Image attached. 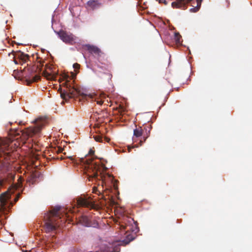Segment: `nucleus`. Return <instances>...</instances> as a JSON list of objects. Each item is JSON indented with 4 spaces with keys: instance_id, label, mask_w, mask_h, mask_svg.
Instances as JSON below:
<instances>
[{
    "instance_id": "1",
    "label": "nucleus",
    "mask_w": 252,
    "mask_h": 252,
    "mask_svg": "<svg viewBox=\"0 0 252 252\" xmlns=\"http://www.w3.org/2000/svg\"><path fill=\"white\" fill-rule=\"evenodd\" d=\"M22 181H19L18 184H13L6 191L2 193L0 195V211L5 213V212L9 211L11 207L13 206V204L16 202L19 199L20 194L16 195L14 199V202L13 203L11 199V196L14 193V190L18 188H22Z\"/></svg>"
},
{
    "instance_id": "2",
    "label": "nucleus",
    "mask_w": 252,
    "mask_h": 252,
    "mask_svg": "<svg viewBox=\"0 0 252 252\" xmlns=\"http://www.w3.org/2000/svg\"><path fill=\"white\" fill-rule=\"evenodd\" d=\"M80 160L84 166L85 174L89 181L97 178L98 172L101 174V172L106 169L103 165L99 164L90 158H82Z\"/></svg>"
},
{
    "instance_id": "3",
    "label": "nucleus",
    "mask_w": 252,
    "mask_h": 252,
    "mask_svg": "<svg viewBox=\"0 0 252 252\" xmlns=\"http://www.w3.org/2000/svg\"><path fill=\"white\" fill-rule=\"evenodd\" d=\"M34 126L28 128L22 133V136L24 139L30 137L35 138L39 136L41 129L45 125V120L41 117L38 118L33 121Z\"/></svg>"
},
{
    "instance_id": "4",
    "label": "nucleus",
    "mask_w": 252,
    "mask_h": 252,
    "mask_svg": "<svg viewBox=\"0 0 252 252\" xmlns=\"http://www.w3.org/2000/svg\"><path fill=\"white\" fill-rule=\"evenodd\" d=\"M61 206H56L54 209L48 212L45 217V225L47 231L48 232L55 230L58 227L57 223L54 222V220L51 219L52 217H59V211Z\"/></svg>"
},
{
    "instance_id": "5",
    "label": "nucleus",
    "mask_w": 252,
    "mask_h": 252,
    "mask_svg": "<svg viewBox=\"0 0 252 252\" xmlns=\"http://www.w3.org/2000/svg\"><path fill=\"white\" fill-rule=\"evenodd\" d=\"M77 205L80 207H88L90 209L97 210L99 208L98 205L87 197H80L77 200Z\"/></svg>"
},
{
    "instance_id": "6",
    "label": "nucleus",
    "mask_w": 252,
    "mask_h": 252,
    "mask_svg": "<svg viewBox=\"0 0 252 252\" xmlns=\"http://www.w3.org/2000/svg\"><path fill=\"white\" fill-rule=\"evenodd\" d=\"M55 32L58 35L60 38L63 42L70 44L75 42V36L72 33H68L63 31H60L59 32L55 31Z\"/></svg>"
},
{
    "instance_id": "7",
    "label": "nucleus",
    "mask_w": 252,
    "mask_h": 252,
    "mask_svg": "<svg viewBox=\"0 0 252 252\" xmlns=\"http://www.w3.org/2000/svg\"><path fill=\"white\" fill-rule=\"evenodd\" d=\"M100 252H119L120 248L117 246V243L103 244L100 248Z\"/></svg>"
},
{
    "instance_id": "8",
    "label": "nucleus",
    "mask_w": 252,
    "mask_h": 252,
    "mask_svg": "<svg viewBox=\"0 0 252 252\" xmlns=\"http://www.w3.org/2000/svg\"><path fill=\"white\" fill-rule=\"evenodd\" d=\"M89 51V52L95 56H100L101 54L102 53L100 50L96 46L94 45H92L90 44H86L85 45Z\"/></svg>"
},
{
    "instance_id": "9",
    "label": "nucleus",
    "mask_w": 252,
    "mask_h": 252,
    "mask_svg": "<svg viewBox=\"0 0 252 252\" xmlns=\"http://www.w3.org/2000/svg\"><path fill=\"white\" fill-rule=\"evenodd\" d=\"M29 56L27 54L24 53L21 51L16 53L14 55V58L18 59L20 64H23L25 63L28 60Z\"/></svg>"
},
{
    "instance_id": "10",
    "label": "nucleus",
    "mask_w": 252,
    "mask_h": 252,
    "mask_svg": "<svg viewBox=\"0 0 252 252\" xmlns=\"http://www.w3.org/2000/svg\"><path fill=\"white\" fill-rule=\"evenodd\" d=\"M9 144L7 139L0 138V154L8 150Z\"/></svg>"
},
{
    "instance_id": "11",
    "label": "nucleus",
    "mask_w": 252,
    "mask_h": 252,
    "mask_svg": "<svg viewBox=\"0 0 252 252\" xmlns=\"http://www.w3.org/2000/svg\"><path fill=\"white\" fill-rule=\"evenodd\" d=\"M69 90L64 91V93H61V96L63 99L65 98V95H66L68 97H71L70 95H74V92H76V90L74 88H69Z\"/></svg>"
},
{
    "instance_id": "12",
    "label": "nucleus",
    "mask_w": 252,
    "mask_h": 252,
    "mask_svg": "<svg viewBox=\"0 0 252 252\" xmlns=\"http://www.w3.org/2000/svg\"><path fill=\"white\" fill-rule=\"evenodd\" d=\"M82 96L83 97H88L90 98L92 101H96L97 104L99 105H101L103 103V101L102 100H97V97L96 95H93L91 94H87L84 93H82Z\"/></svg>"
},
{
    "instance_id": "13",
    "label": "nucleus",
    "mask_w": 252,
    "mask_h": 252,
    "mask_svg": "<svg viewBox=\"0 0 252 252\" xmlns=\"http://www.w3.org/2000/svg\"><path fill=\"white\" fill-rule=\"evenodd\" d=\"M82 225L86 227L92 226V223L90 220L87 217H83L81 220Z\"/></svg>"
},
{
    "instance_id": "14",
    "label": "nucleus",
    "mask_w": 252,
    "mask_h": 252,
    "mask_svg": "<svg viewBox=\"0 0 252 252\" xmlns=\"http://www.w3.org/2000/svg\"><path fill=\"white\" fill-rule=\"evenodd\" d=\"M87 4L93 8H95L100 5V3L97 0H90L87 2Z\"/></svg>"
},
{
    "instance_id": "15",
    "label": "nucleus",
    "mask_w": 252,
    "mask_h": 252,
    "mask_svg": "<svg viewBox=\"0 0 252 252\" xmlns=\"http://www.w3.org/2000/svg\"><path fill=\"white\" fill-rule=\"evenodd\" d=\"M134 238V237L131 234H127L126 236V238L122 241V243L125 244V245L128 244L130 242L132 241Z\"/></svg>"
},
{
    "instance_id": "16",
    "label": "nucleus",
    "mask_w": 252,
    "mask_h": 252,
    "mask_svg": "<svg viewBox=\"0 0 252 252\" xmlns=\"http://www.w3.org/2000/svg\"><path fill=\"white\" fill-rule=\"evenodd\" d=\"M100 178L102 180V186L104 184H105V185H106V177H104V176L101 175ZM107 178H108L110 180V182H112L113 181V177H112L111 176L108 175L107 176Z\"/></svg>"
},
{
    "instance_id": "17",
    "label": "nucleus",
    "mask_w": 252,
    "mask_h": 252,
    "mask_svg": "<svg viewBox=\"0 0 252 252\" xmlns=\"http://www.w3.org/2000/svg\"><path fill=\"white\" fill-rule=\"evenodd\" d=\"M181 35H180L179 33L178 32H175L174 34V40L176 43L177 44H181V41H180V38Z\"/></svg>"
},
{
    "instance_id": "18",
    "label": "nucleus",
    "mask_w": 252,
    "mask_h": 252,
    "mask_svg": "<svg viewBox=\"0 0 252 252\" xmlns=\"http://www.w3.org/2000/svg\"><path fill=\"white\" fill-rule=\"evenodd\" d=\"M73 67L74 69V71L76 72L75 74L72 73L73 77H75L76 75V74L78 72V70H79L80 68V64L77 63H75L73 64Z\"/></svg>"
},
{
    "instance_id": "19",
    "label": "nucleus",
    "mask_w": 252,
    "mask_h": 252,
    "mask_svg": "<svg viewBox=\"0 0 252 252\" xmlns=\"http://www.w3.org/2000/svg\"><path fill=\"white\" fill-rule=\"evenodd\" d=\"M133 135L136 137L141 136L142 135V130L137 128L134 129Z\"/></svg>"
},
{
    "instance_id": "20",
    "label": "nucleus",
    "mask_w": 252,
    "mask_h": 252,
    "mask_svg": "<svg viewBox=\"0 0 252 252\" xmlns=\"http://www.w3.org/2000/svg\"><path fill=\"white\" fill-rule=\"evenodd\" d=\"M94 138L96 141L101 142L102 141V137L100 136H94Z\"/></svg>"
},
{
    "instance_id": "21",
    "label": "nucleus",
    "mask_w": 252,
    "mask_h": 252,
    "mask_svg": "<svg viewBox=\"0 0 252 252\" xmlns=\"http://www.w3.org/2000/svg\"><path fill=\"white\" fill-rule=\"evenodd\" d=\"M15 178V175L12 173H10L8 174V180L9 181L14 180Z\"/></svg>"
},
{
    "instance_id": "22",
    "label": "nucleus",
    "mask_w": 252,
    "mask_h": 252,
    "mask_svg": "<svg viewBox=\"0 0 252 252\" xmlns=\"http://www.w3.org/2000/svg\"><path fill=\"white\" fill-rule=\"evenodd\" d=\"M131 221H133V222L135 224V229L132 228V231L136 233L138 231V229L137 228V224L135 223V222L134 221V220L133 219H131Z\"/></svg>"
},
{
    "instance_id": "23",
    "label": "nucleus",
    "mask_w": 252,
    "mask_h": 252,
    "mask_svg": "<svg viewBox=\"0 0 252 252\" xmlns=\"http://www.w3.org/2000/svg\"><path fill=\"white\" fill-rule=\"evenodd\" d=\"M93 192L95 193H98V194L100 193V191L98 190L97 188L95 187H94V188H93Z\"/></svg>"
},
{
    "instance_id": "24",
    "label": "nucleus",
    "mask_w": 252,
    "mask_h": 252,
    "mask_svg": "<svg viewBox=\"0 0 252 252\" xmlns=\"http://www.w3.org/2000/svg\"><path fill=\"white\" fill-rule=\"evenodd\" d=\"M123 229H124V230L126 229V231H127L129 229H131V228L129 226H126V227H124Z\"/></svg>"
},
{
    "instance_id": "25",
    "label": "nucleus",
    "mask_w": 252,
    "mask_h": 252,
    "mask_svg": "<svg viewBox=\"0 0 252 252\" xmlns=\"http://www.w3.org/2000/svg\"><path fill=\"white\" fill-rule=\"evenodd\" d=\"M14 63L15 64H18V63H19V61L18 60V59H16V58H15L14 60Z\"/></svg>"
},
{
    "instance_id": "26",
    "label": "nucleus",
    "mask_w": 252,
    "mask_h": 252,
    "mask_svg": "<svg viewBox=\"0 0 252 252\" xmlns=\"http://www.w3.org/2000/svg\"><path fill=\"white\" fill-rule=\"evenodd\" d=\"M94 153V152L92 150H90L89 151V154L90 155H92Z\"/></svg>"
},
{
    "instance_id": "27",
    "label": "nucleus",
    "mask_w": 252,
    "mask_h": 252,
    "mask_svg": "<svg viewBox=\"0 0 252 252\" xmlns=\"http://www.w3.org/2000/svg\"><path fill=\"white\" fill-rule=\"evenodd\" d=\"M65 83L66 84V88H68V87H70V88L71 87L70 85H68V84H67V82H65Z\"/></svg>"
},
{
    "instance_id": "28",
    "label": "nucleus",
    "mask_w": 252,
    "mask_h": 252,
    "mask_svg": "<svg viewBox=\"0 0 252 252\" xmlns=\"http://www.w3.org/2000/svg\"><path fill=\"white\" fill-rule=\"evenodd\" d=\"M133 147H130V146H129L128 147V151H129V152H130V149H131V148H133Z\"/></svg>"
},
{
    "instance_id": "29",
    "label": "nucleus",
    "mask_w": 252,
    "mask_h": 252,
    "mask_svg": "<svg viewBox=\"0 0 252 252\" xmlns=\"http://www.w3.org/2000/svg\"><path fill=\"white\" fill-rule=\"evenodd\" d=\"M32 80L33 81H36V79L35 78H33V79H32Z\"/></svg>"
},
{
    "instance_id": "30",
    "label": "nucleus",
    "mask_w": 252,
    "mask_h": 252,
    "mask_svg": "<svg viewBox=\"0 0 252 252\" xmlns=\"http://www.w3.org/2000/svg\"><path fill=\"white\" fill-rule=\"evenodd\" d=\"M50 78L51 79H53V76H51V77Z\"/></svg>"
},
{
    "instance_id": "31",
    "label": "nucleus",
    "mask_w": 252,
    "mask_h": 252,
    "mask_svg": "<svg viewBox=\"0 0 252 252\" xmlns=\"http://www.w3.org/2000/svg\"><path fill=\"white\" fill-rule=\"evenodd\" d=\"M0 185H2V183L1 182H0Z\"/></svg>"
}]
</instances>
